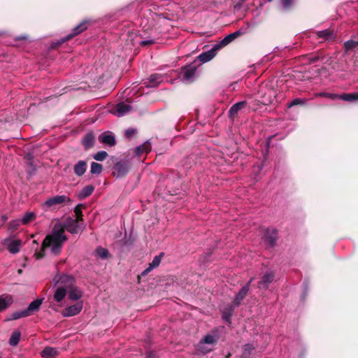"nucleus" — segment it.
Returning a JSON list of instances; mask_svg holds the SVG:
<instances>
[{
	"label": "nucleus",
	"instance_id": "48",
	"mask_svg": "<svg viewBox=\"0 0 358 358\" xmlns=\"http://www.w3.org/2000/svg\"><path fill=\"white\" fill-rule=\"evenodd\" d=\"M26 38H27L26 36H20L16 37L15 39L17 41H20V40H23V39H26Z\"/></svg>",
	"mask_w": 358,
	"mask_h": 358
},
{
	"label": "nucleus",
	"instance_id": "6",
	"mask_svg": "<svg viewBox=\"0 0 358 358\" xmlns=\"http://www.w3.org/2000/svg\"><path fill=\"white\" fill-rule=\"evenodd\" d=\"M196 73V66L194 64H190L182 69V80L184 82H192Z\"/></svg>",
	"mask_w": 358,
	"mask_h": 358
},
{
	"label": "nucleus",
	"instance_id": "19",
	"mask_svg": "<svg viewBox=\"0 0 358 358\" xmlns=\"http://www.w3.org/2000/svg\"><path fill=\"white\" fill-rule=\"evenodd\" d=\"M151 150V143L147 141L142 145L138 146L135 149V153L138 157H140L143 153H148Z\"/></svg>",
	"mask_w": 358,
	"mask_h": 358
},
{
	"label": "nucleus",
	"instance_id": "39",
	"mask_svg": "<svg viewBox=\"0 0 358 358\" xmlns=\"http://www.w3.org/2000/svg\"><path fill=\"white\" fill-rule=\"evenodd\" d=\"M161 262V256H155L154 259H152V262L150 264V265L153 268H157Z\"/></svg>",
	"mask_w": 358,
	"mask_h": 358
},
{
	"label": "nucleus",
	"instance_id": "7",
	"mask_svg": "<svg viewBox=\"0 0 358 358\" xmlns=\"http://www.w3.org/2000/svg\"><path fill=\"white\" fill-rule=\"evenodd\" d=\"M83 308V301H79L74 305L68 306L62 313L64 317H71L80 313Z\"/></svg>",
	"mask_w": 358,
	"mask_h": 358
},
{
	"label": "nucleus",
	"instance_id": "23",
	"mask_svg": "<svg viewBox=\"0 0 358 358\" xmlns=\"http://www.w3.org/2000/svg\"><path fill=\"white\" fill-rule=\"evenodd\" d=\"M94 190L93 185H87L82 189V190L78 194V196L80 199H84L87 196H90Z\"/></svg>",
	"mask_w": 358,
	"mask_h": 358
},
{
	"label": "nucleus",
	"instance_id": "14",
	"mask_svg": "<svg viewBox=\"0 0 358 358\" xmlns=\"http://www.w3.org/2000/svg\"><path fill=\"white\" fill-rule=\"evenodd\" d=\"M274 274L273 272H267L264 275L262 279L259 282L258 287L260 289H267L268 285L273 282Z\"/></svg>",
	"mask_w": 358,
	"mask_h": 358
},
{
	"label": "nucleus",
	"instance_id": "9",
	"mask_svg": "<svg viewBox=\"0 0 358 358\" xmlns=\"http://www.w3.org/2000/svg\"><path fill=\"white\" fill-rule=\"evenodd\" d=\"M98 140L100 143L109 146H113L116 144L115 136L110 131H106L101 133L99 136Z\"/></svg>",
	"mask_w": 358,
	"mask_h": 358
},
{
	"label": "nucleus",
	"instance_id": "18",
	"mask_svg": "<svg viewBox=\"0 0 358 358\" xmlns=\"http://www.w3.org/2000/svg\"><path fill=\"white\" fill-rule=\"evenodd\" d=\"M94 136L92 132H89L85 135L82 140V144L86 150L90 149L94 145Z\"/></svg>",
	"mask_w": 358,
	"mask_h": 358
},
{
	"label": "nucleus",
	"instance_id": "8",
	"mask_svg": "<svg viewBox=\"0 0 358 358\" xmlns=\"http://www.w3.org/2000/svg\"><path fill=\"white\" fill-rule=\"evenodd\" d=\"M113 174L117 178L124 176L129 170V164L127 162H118L114 165Z\"/></svg>",
	"mask_w": 358,
	"mask_h": 358
},
{
	"label": "nucleus",
	"instance_id": "3",
	"mask_svg": "<svg viewBox=\"0 0 358 358\" xmlns=\"http://www.w3.org/2000/svg\"><path fill=\"white\" fill-rule=\"evenodd\" d=\"M71 203V199L66 195H57L48 199L43 203V207L46 208H52L57 206H62L64 203L69 204Z\"/></svg>",
	"mask_w": 358,
	"mask_h": 358
},
{
	"label": "nucleus",
	"instance_id": "37",
	"mask_svg": "<svg viewBox=\"0 0 358 358\" xmlns=\"http://www.w3.org/2000/svg\"><path fill=\"white\" fill-rule=\"evenodd\" d=\"M338 96V94L327 93V92H320L314 94V97H327L331 99H335Z\"/></svg>",
	"mask_w": 358,
	"mask_h": 358
},
{
	"label": "nucleus",
	"instance_id": "1",
	"mask_svg": "<svg viewBox=\"0 0 358 358\" xmlns=\"http://www.w3.org/2000/svg\"><path fill=\"white\" fill-rule=\"evenodd\" d=\"M65 230L71 234H78L80 231V226L78 220L67 218L63 224H55L50 234L48 235L42 244V250L38 253V259L43 256V251L45 248H50L55 255L60 253L63 244L66 241L67 237L64 234Z\"/></svg>",
	"mask_w": 358,
	"mask_h": 358
},
{
	"label": "nucleus",
	"instance_id": "46",
	"mask_svg": "<svg viewBox=\"0 0 358 358\" xmlns=\"http://www.w3.org/2000/svg\"><path fill=\"white\" fill-rule=\"evenodd\" d=\"M152 269H153V268L149 264V266L142 272L141 275H145L150 271H151Z\"/></svg>",
	"mask_w": 358,
	"mask_h": 358
},
{
	"label": "nucleus",
	"instance_id": "45",
	"mask_svg": "<svg viewBox=\"0 0 358 358\" xmlns=\"http://www.w3.org/2000/svg\"><path fill=\"white\" fill-rule=\"evenodd\" d=\"M245 31L243 30L242 29L234 32V33H231V34H233L234 36V38L236 39L238 36L245 34Z\"/></svg>",
	"mask_w": 358,
	"mask_h": 358
},
{
	"label": "nucleus",
	"instance_id": "13",
	"mask_svg": "<svg viewBox=\"0 0 358 358\" xmlns=\"http://www.w3.org/2000/svg\"><path fill=\"white\" fill-rule=\"evenodd\" d=\"M74 280L67 291L68 298L71 301H78L83 296V292L78 287L73 286Z\"/></svg>",
	"mask_w": 358,
	"mask_h": 358
},
{
	"label": "nucleus",
	"instance_id": "29",
	"mask_svg": "<svg viewBox=\"0 0 358 358\" xmlns=\"http://www.w3.org/2000/svg\"><path fill=\"white\" fill-rule=\"evenodd\" d=\"M21 334L18 331H15L13 332L10 339L9 344L12 346H15L18 344L20 339Z\"/></svg>",
	"mask_w": 358,
	"mask_h": 358
},
{
	"label": "nucleus",
	"instance_id": "22",
	"mask_svg": "<svg viewBox=\"0 0 358 358\" xmlns=\"http://www.w3.org/2000/svg\"><path fill=\"white\" fill-rule=\"evenodd\" d=\"M13 303V297L10 295H3L0 297V312L5 310Z\"/></svg>",
	"mask_w": 358,
	"mask_h": 358
},
{
	"label": "nucleus",
	"instance_id": "40",
	"mask_svg": "<svg viewBox=\"0 0 358 358\" xmlns=\"http://www.w3.org/2000/svg\"><path fill=\"white\" fill-rule=\"evenodd\" d=\"M231 310H224L222 313V319L227 322H230V317H231Z\"/></svg>",
	"mask_w": 358,
	"mask_h": 358
},
{
	"label": "nucleus",
	"instance_id": "20",
	"mask_svg": "<svg viewBox=\"0 0 358 358\" xmlns=\"http://www.w3.org/2000/svg\"><path fill=\"white\" fill-rule=\"evenodd\" d=\"M43 299H37L33 301L26 309L29 315H32L34 312L37 311L43 303Z\"/></svg>",
	"mask_w": 358,
	"mask_h": 358
},
{
	"label": "nucleus",
	"instance_id": "30",
	"mask_svg": "<svg viewBox=\"0 0 358 358\" xmlns=\"http://www.w3.org/2000/svg\"><path fill=\"white\" fill-rule=\"evenodd\" d=\"M103 166L97 162H92L90 172L92 174L99 175L102 172Z\"/></svg>",
	"mask_w": 358,
	"mask_h": 358
},
{
	"label": "nucleus",
	"instance_id": "34",
	"mask_svg": "<svg viewBox=\"0 0 358 358\" xmlns=\"http://www.w3.org/2000/svg\"><path fill=\"white\" fill-rule=\"evenodd\" d=\"M35 214L32 212L27 213L21 219V223L26 224L34 220Z\"/></svg>",
	"mask_w": 358,
	"mask_h": 358
},
{
	"label": "nucleus",
	"instance_id": "26",
	"mask_svg": "<svg viewBox=\"0 0 358 358\" xmlns=\"http://www.w3.org/2000/svg\"><path fill=\"white\" fill-rule=\"evenodd\" d=\"M234 39H235L234 36L231 34H229L227 36H226L220 42L215 43L216 48H218L220 50H221L222 48H223L224 47L227 46L228 44L231 43Z\"/></svg>",
	"mask_w": 358,
	"mask_h": 358
},
{
	"label": "nucleus",
	"instance_id": "44",
	"mask_svg": "<svg viewBox=\"0 0 358 358\" xmlns=\"http://www.w3.org/2000/svg\"><path fill=\"white\" fill-rule=\"evenodd\" d=\"M136 132L134 129H128L125 131V136L128 138L131 137Z\"/></svg>",
	"mask_w": 358,
	"mask_h": 358
},
{
	"label": "nucleus",
	"instance_id": "16",
	"mask_svg": "<svg viewBox=\"0 0 358 358\" xmlns=\"http://www.w3.org/2000/svg\"><path fill=\"white\" fill-rule=\"evenodd\" d=\"M131 109V106L124 102L119 103L115 106V114L118 117L123 116L129 113Z\"/></svg>",
	"mask_w": 358,
	"mask_h": 358
},
{
	"label": "nucleus",
	"instance_id": "24",
	"mask_svg": "<svg viewBox=\"0 0 358 358\" xmlns=\"http://www.w3.org/2000/svg\"><path fill=\"white\" fill-rule=\"evenodd\" d=\"M41 355L43 358H53L57 355V350L52 347H46Z\"/></svg>",
	"mask_w": 358,
	"mask_h": 358
},
{
	"label": "nucleus",
	"instance_id": "28",
	"mask_svg": "<svg viewBox=\"0 0 358 358\" xmlns=\"http://www.w3.org/2000/svg\"><path fill=\"white\" fill-rule=\"evenodd\" d=\"M338 99H342L346 101H353L355 100H358V94L357 93H350V94H338Z\"/></svg>",
	"mask_w": 358,
	"mask_h": 358
},
{
	"label": "nucleus",
	"instance_id": "5",
	"mask_svg": "<svg viewBox=\"0 0 358 358\" xmlns=\"http://www.w3.org/2000/svg\"><path fill=\"white\" fill-rule=\"evenodd\" d=\"M87 23H88V21H87V20H84L82 22H80L79 24H78L76 27H75L72 29V32L71 34H68L66 36H65V37L61 38L60 40H59L57 42V45H59L64 43L65 41H66L68 40H70L71 38H72L75 36L79 34L80 33H81L84 30L87 29Z\"/></svg>",
	"mask_w": 358,
	"mask_h": 358
},
{
	"label": "nucleus",
	"instance_id": "43",
	"mask_svg": "<svg viewBox=\"0 0 358 358\" xmlns=\"http://www.w3.org/2000/svg\"><path fill=\"white\" fill-rule=\"evenodd\" d=\"M21 223V220H15L10 222V225L13 229H16Z\"/></svg>",
	"mask_w": 358,
	"mask_h": 358
},
{
	"label": "nucleus",
	"instance_id": "47",
	"mask_svg": "<svg viewBox=\"0 0 358 358\" xmlns=\"http://www.w3.org/2000/svg\"><path fill=\"white\" fill-rule=\"evenodd\" d=\"M153 43V41L152 40H146V41H142L140 44L141 45H148V44H151Z\"/></svg>",
	"mask_w": 358,
	"mask_h": 358
},
{
	"label": "nucleus",
	"instance_id": "12",
	"mask_svg": "<svg viewBox=\"0 0 358 358\" xmlns=\"http://www.w3.org/2000/svg\"><path fill=\"white\" fill-rule=\"evenodd\" d=\"M165 77L164 75L160 73L152 74L146 83V86L148 87H155L159 85L160 83L164 82Z\"/></svg>",
	"mask_w": 358,
	"mask_h": 358
},
{
	"label": "nucleus",
	"instance_id": "2",
	"mask_svg": "<svg viewBox=\"0 0 358 358\" xmlns=\"http://www.w3.org/2000/svg\"><path fill=\"white\" fill-rule=\"evenodd\" d=\"M72 282L73 278L68 275H62L57 280L58 285L54 294V299L57 302H60L64 299Z\"/></svg>",
	"mask_w": 358,
	"mask_h": 358
},
{
	"label": "nucleus",
	"instance_id": "15",
	"mask_svg": "<svg viewBox=\"0 0 358 358\" xmlns=\"http://www.w3.org/2000/svg\"><path fill=\"white\" fill-rule=\"evenodd\" d=\"M253 280V278H251L248 284L242 287V289L239 291V292L236 296L234 303L236 306H238L241 301L245 297L250 287V284Z\"/></svg>",
	"mask_w": 358,
	"mask_h": 358
},
{
	"label": "nucleus",
	"instance_id": "31",
	"mask_svg": "<svg viewBox=\"0 0 358 358\" xmlns=\"http://www.w3.org/2000/svg\"><path fill=\"white\" fill-rule=\"evenodd\" d=\"M255 349L252 345L247 344L243 348L241 358H249L252 355V350Z\"/></svg>",
	"mask_w": 358,
	"mask_h": 358
},
{
	"label": "nucleus",
	"instance_id": "50",
	"mask_svg": "<svg viewBox=\"0 0 358 358\" xmlns=\"http://www.w3.org/2000/svg\"><path fill=\"white\" fill-rule=\"evenodd\" d=\"M2 219L3 221H6L7 220V217L6 216H2Z\"/></svg>",
	"mask_w": 358,
	"mask_h": 358
},
{
	"label": "nucleus",
	"instance_id": "36",
	"mask_svg": "<svg viewBox=\"0 0 358 358\" xmlns=\"http://www.w3.org/2000/svg\"><path fill=\"white\" fill-rule=\"evenodd\" d=\"M96 254L97 256H99L101 259H106L108 255V251L103 248L99 247L96 250Z\"/></svg>",
	"mask_w": 358,
	"mask_h": 358
},
{
	"label": "nucleus",
	"instance_id": "21",
	"mask_svg": "<svg viewBox=\"0 0 358 358\" xmlns=\"http://www.w3.org/2000/svg\"><path fill=\"white\" fill-rule=\"evenodd\" d=\"M247 105V102L245 101L238 102L234 104L229 109V113L230 117L236 115L238 111L245 108Z\"/></svg>",
	"mask_w": 358,
	"mask_h": 358
},
{
	"label": "nucleus",
	"instance_id": "25",
	"mask_svg": "<svg viewBox=\"0 0 358 358\" xmlns=\"http://www.w3.org/2000/svg\"><path fill=\"white\" fill-rule=\"evenodd\" d=\"M21 241L19 240L10 241L7 244L8 250L12 254H16L20 251Z\"/></svg>",
	"mask_w": 358,
	"mask_h": 358
},
{
	"label": "nucleus",
	"instance_id": "17",
	"mask_svg": "<svg viewBox=\"0 0 358 358\" xmlns=\"http://www.w3.org/2000/svg\"><path fill=\"white\" fill-rule=\"evenodd\" d=\"M87 162L83 160L78 161L75 165H74V173L78 176H82L85 174L87 170Z\"/></svg>",
	"mask_w": 358,
	"mask_h": 358
},
{
	"label": "nucleus",
	"instance_id": "4",
	"mask_svg": "<svg viewBox=\"0 0 358 358\" xmlns=\"http://www.w3.org/2000/svg\"><path fill=\"white\" fill-rule=\"evenodd\" d=\"M217 336H214L211 334L206 335L203 340H201L199 344L197 345V350L203 354H206L210 351H211L212 348H206L204 347L205 344L213 345L218 340Z\"/></svg>",
	"mask_w": 358,
	"mask_h": 358
},
{
	"label": "nucleus",
	"instance_id": "49",
	"mask_svg": "<svg viewBox=\"0 0 358 358\" xmlns=\"http://www.w3.org/2000/svg\"><path fill=\"white\" fill-rule=\"evenodd\" d=\"M263 103L264 104L271 103H272V99L269 98L268 100L263 101Z\"/></svg>",
	"mask_w": 358,
	"mask_h": 358
},
{
	"label": "nucleus",
	"instance_id": "33",
	"mask_svg": "<svg viewBox=\"0 0 358 358\" xmlns=\"http://www.w3.org/2000/svg\"><path fill=\"white\" fill-rule=\"evenodd\" d=\"M28 316H29V315L25 309V310H21V311H17V312L13 313L11 316V320H17V319H20L22 317H26Z\"/></svg>",
	"mask_w": 358,
	"mask_h": 358
},
{
	"label": "nucleus",
	"instance_id": "35",
	"mask_svg": "<svg viewBox=\"0 0 358 358\" xmlns=\"http://www.w3.org/2000/svg\"><path fill=\"white\" fill-rule=\"evenodd\" d=\"M108 157V153L106 151H99L94 155L93 158L99 162L103 161Z\"/></svg>",
	"mask_w": 358,
	"mask_h": 358
},
{
	"label": "nucleus",
	"instance_id": "10",
	"mask_svg": "<svg viewBox=\"0 0 358 358\" xmlns=\"http://www.w3.org/2000/svg\"><path fill=\"white\" fill-rule=\"evenodd\" d=\"M219 50L220 49L216 48V44H215L211 49L200 54L198 56V59L202 63L208 62L215 57Z\"/></svg>",
	"mask_w": 358,
	"mask_h": 358
},
{
	"label": "nucleus",
	"instance_id": "27",
	"mask_svg": "<svg viewBox=\"0 0 358 358\" xmlns=\"http://www.w3.org/2000/svg\"><path fill=\"white\" fill-rule=\"evenodd\" d=\"M318 38H321L325 41L330 40L334 38V33L330 29H324L317 32Z\"/></svg>",
	"mask_w": 358,
	"mask_h": 358
},
{
	"label": "nucleus",
	"instance_id": "11",
	"mask_svg": "<svg viewBox=\"0 0 358 358\" xmlns=\"http://www.w3.org/2000/svg\"><path fill=\"white\" fill-rule=\"evenodd\" d=\"M277 238V231L275 229H267L264 235V239L265 243L268 246H273Z\"/></svg>",
	"mask_w": 358,
	"mask_h": 358
},
{
	"label": "nucleus",
	"instance_id": "38",
	"mask_svg": "<svg viewBox=\"0 0 358 358\" xmlns=\"http://www.w3.org/2000/svg\"><path fill=\"white\" fill-rule=\"evenodd\" d=\"M358 45V41H348L345 43L344 46L346 51H349Z\"/></svg>",
	"mask_w": 358,
	"mask_h": 358
},
{
	"label": "nucleus",
	"instance_id": "53",
	"mask_svg": "<svg viewBox=\"0 0 358 358\" xmlns=\"http://www.w3.org/2000/svg\"><path fill=\"white\" fill-rule=\"evenodd\" d=\"M0 358H1V357H0Z\"/></svg>",
	"mask_w": 358,
	"mask_h": 358
},
{
	"label": "nucleus",
	"instance_id": "32",
	"mask_svg": "<svg viewBox=\"0 0 358 358\" xmlns=\"http://www.w3.org/2000/svg\"><path fill=\"white\" fill-rule=\"evenodd\" d=\"M307 103V99H301V98H296L294 99L290 103H288L287 106L288 108H291L294 106L298 105H305Z\"/></svg>",
	"mask_w": 358,
	"mask_h": 358
},
{
	"label": "nucleus",
	"instance_id": "52",
	"mask_svg": "<svg viewBox=\"0 0 358 358\" xmlns=\"http://www.w3.org/2000/svg\"><path fill=\"white\" fill-rule=\"evenodd\" d=\"M268 1H271L272 0H268Z\"/></svg>",
	"mask_w": 358,
	"mask_h": 358
},
{
	"label": "nucleus",
	"instance_id": "42",
	"mask_svg": "<svg viewBox=\"0 0 358 358\" xmlns=\"http://www.w3.org/2000/svg\"><path fill=\"white\" fill-rule=\"evenodd\" d=\"M80 205H78L76 208H75V213L78 217V218L76 220H78V221L80 220H82V212H81V210L80 208Z\"/></svg>",
	"mask_w": 358,
	"mask_h": 358
},
{
	"label": "nucleus",
	"instance_id": "51",
	"mask_svg": "<svg viewBox=\"0 0 358 358\" xmlns=\"http://www.w3.org/2000/svg\"><path fill=\"white\" fill-rule=\"evenodd\" d=\"M18 273H22V270H21V269H19V270H18Z\"/></svg>",
	"mask_w": 358,
	"mask_h": 358
},
{
	"label": "nucleus",
	"instance_id": "41",
	"mask_svg": "<svg viewBox=\"0 0 358 358\" xmlns=\"http://www.w3.org/2000/svg\"><path fill=\"white\" fill-rule=\"evenodd\" d=\"M293 4V0H282V5L285 9H289Z\"/></svg>",
	"mask_w": 358,
	"mask_h": 358
}]
</instances>
